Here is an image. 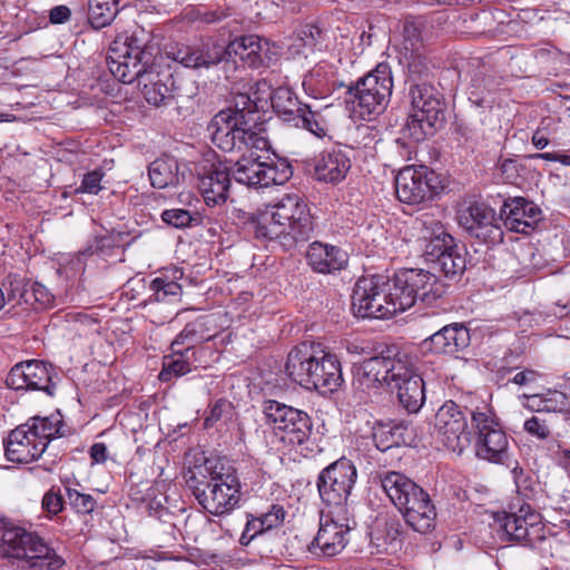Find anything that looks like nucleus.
<instances>
[{"mask_svg":"<svg viewBox=\"0 0 570 570\" xmlns=\"http://www.w3.org/2000/svg\"><path fill=\"white\" fill-rule=\"evenodd\" d=\"M107 63L110 72L124 83L138 80L149 105L167 106L173 101L184 104L194 95L190 83L173 73L155 72L153 53L136 36H119L110 45Z\"/></svg>","mask_w":570,"mask_h":570,"instance_id":"1","label":"nucleus"},{"mask_svg":"<svg viewBox=\"0 0 570 570\" xmlns=\"http://www.w3.org/2000/svg\"><path fill=\"white\" fill-rule=\"evenodd\" d=\"M186 483L199 505L222 517L234 511L240 501V482L236 469L222 459H206L189 471Z\"/></svg>","mask_w":570,"mask_h":570,"instance_id":"2","label":"nucleus"},{"mask_svg":"<svg viewBox=\"0 0 570 570\" xmlns=\"http://www.w3.org/2000/svg\"><path fill=\"white\" fill-rule=\"evenodd\" d=\"M257 121L256 102L247 94H237L234 106L217 112L207 130L213 144L223 151H239L248 147L266 149L268 139L254 130Z\"/></svg>","mask_w":570,"mask_h":570,"instance_id":"3","label":"nucleus"},{"mask_svg":"<svg viewBox=\"0 0 570 570\" xmlns=\"http://www.w3.org/2000/svg\"><path fill=\"white\" fill-rule=\"evenodd\" d=\"M285 373L292 382L322 394L337 391L344 382L337 356L307 342L291 350Z\"/></svg>","mask_w":570,"mask_h":570,"instance_id":"4","label":"nucleus"},{"mask_svg":"<svg viewBox=\"0 0 570 570\" xmlns=\"http://www.w3.org/2000/svg\"><path fill=\"white\" fill-rule=\"evenodd\" d=\"M268 50L267 40L257 35H248L234 39L227 47L214 42L178 49L174 59L185 67L200 69L216 66L225 58L239 59L244 66L258 68L264 63Z\"/></svg>","mask_w":570,"mask_h":570,"instance_id":"5","label":"nucleus"},{"mask_svg":"<svg viewBox=\"0 0 570 570\" xmlns=\"http://www.w3.org/2000/svg\"><path fill=\"white\" fill-rule=\"evenodd\" d=\"M0 553L21 570H58L65 564L42 538L9 521H0Z\"/></svg>","mask_w":570,"mask_h":570,"instance_id":"6","label":"nucleus"},{"mask_svg":"<svg viewBox=\"0 0 570 570\" xmlns=\"http://www.w3.org/2000/svg\"><path fill=\"white\" fill-rule=\"evenodd\" d=\"M410 111L403 128L405 137L423 141L445 125V102L430 83H412L409 88Z\"/></svg>","mask_w":570,"mask_h":570,"instance_id":"7","label":"nucleus"},{"mask_svg":"<svg viewBox=\"0 0 570 570\" xmlns=\"http://www.w3.org/2000/svg\"><path fill=\"white\" fill-rule=\"evenodd\" d=\"M395 282L382 275L363 276L355 283L352 308L357 317L390 318L404 312Z\"/></svg>","mask_w":570,"mask_h":570,"instance_id":"8","label":"nucleus"},{"mask_svg":"<svg viewBox=\"0 0 570 570\" xmlns=\"http://www.w3.org/2000/svg\"><path fill=\"white\" fill-rule=\"evenodd\" d=\"M392 88L391 67L385 62L379 63L348 88V94L354 98V111L368 120L381 115L389 105Z\"/></svg>","mask_w":570,"mask_h":570,"instance_id":"9","label":"nucleus"},{"mask_svg":"<svg viewBox=\"0 0 570 570\" xmlns=\"http://www.w3.org/2000/svg\"><path fill=\"white\" fill-rule=\"evenodd\" d=\"M268 148L269 146L266 149L248 147L239 150L240 158L230 165L233 178L242 185L254 188L286 183L293 174L292 166L287 161L273 164L262 160L257 151L268 150Z\"/></svg>","mask_w":570,"mask_h":570,"instance_id":"10","label":"nucleus"},{"mask_svg":"<svg viewBox=\"0 0 570 570\" xmlns=\"http://www.w3.org/2000/svg\"><path fill=\"white\" fill-rule=\"evenodd\" d=\"M410 355L395 346L387 347L380 355L364 360L355 366V382L363 391L379 390L405 374V362Z\"/></svg>","mask_w":570,"mask_h":570,"instance_id":"11","label":"nucleus"},{"mask_svg":"<svg viewBox=\"0 0 570 570\" xmlns=\"http://www.w3.org/2000/svg\"><path fill=\"white\" fill-rule=\"evenodd\" d=\"M475 413L481 412L445 401L434 415L433 434L448 450L461 454L471 443L468 417Z\"/></svg>","mask_w":570,"mask_h":570,"instance_id":"12","label":"nucleus"},{"mask_svg":"<svg viewBox=\"0 0 570 570\" xmlns=\"http://www.w3.org/2000/svg\"><path fill=\"white\" fill-rule=\"evenodd\" d=\"M356 479V468L345 456L324 468L316 481L322 502L335 511L348 512L347 500Z\"/></svg>","mask_w":570,"mask_h":570,"instance_id":"13","label":"nucleus"},{"mask_svg":"<svg viewBox=\"0 0 570 570\" xmlns=\"http://www.w3.org/2000/svg\"><path fill=\"white\" fill-rule=\"evenodd\" d=\"M494 522L501 538L527 547H534L544 539L541 514L530 504L522 503L517 510L498 512Z\"/></svg>","mask_w":570,"mask_h":570,"instance_id":"14","label":"nucleus"},{"mask_svg":"<svg viewBox=\"0 0 570 570\" xmlns=\"http://www.w3.org/2000/svg\"><path fill=\"white\" fill-rule=\"evenodd\" d=\"M273 210L276 220H281L287 232V236H283L284 250H291L311 238L314 230L313 217L306 203L298 195L284 196L273 206Z\"/></svg>","mask_w":570,"mask_h":570,"instance_id":"15","label":"nucleus"},{"mask_svg":"<svg viewBox=\"0 0 570 570\" xmlns=\"http://www.w3.org/2000/svg\"><path fill=\"white\" fill-rule=\"evenodd\" d=\"M393 279L400 294V306H403L404 311L417 301L430 305L445 292L442 282L433 273L424 269H403L396 273Z\"/></svg>","mask_w":570,"mask_h":570,"instance_id":"16","label":"nucleus"},{"mask_svg":"<svg viewBox=\"0 0 570 570\" xmlns=\"http://www.w3.org/2000/svg\"><path fill=\"white\" fill-rule=\"evenodd\" d=\"M263 412L267 423L281 432L282 441L289 445H302L312 434L311 417L304 411L275 400L264 402Z\"/></svg>","mask_w":570,"mask_h":570,"instance_id":"17","label":"nucleus"},{"mask_svg":"<svg viewBox=\"0 0 570 570\" xmlns=\"http://www.w3.org/2000/svg\"><path fill=\"white\" fill-rule=\"evenodd\" d=\"M348 512L331 510L321 514L320 529L307 546L308 552L316 558H331L340 554L348 543L352 529Z\"/></svg>","mask_w":570,"mask_h":570,"instance_id":"18","label":"nucleus"},{"mask_svg":"<svg viewBox=\"0 0 570 570\" xmlns=\"http://www.w3.org/2000/svg\"><path fill=\"white\" fill-rule=\"evenodd\" d=\"M271 104L275 114L285 122L304 128L316 137L326 135L325 121L322 116L301 104L295 92L287 87H278L271 95Z\"/></svg>","mask_w":570,"mask_h":570,"instance_id":"19","label":"nucleus"},{"mask_svg":"<svg viewBox=\"0 0 570 570\" xmlns=\"http://www.w3.org/2000/svg\"><path fill=\"white\" fill-rule=\"evenodd\" d=\"M475 452L480 459L502 463L508 458L509 441L497 420L488 412L472 414Z\"/></svg>","mask_w":570,"mask_h":570,"instance_id":"20","label":"nucleus"},{"mask_svg":"<svg viewBox=\"0 0 570 570\" xmlns=\"http://www.w3.org/2000/svg\"><path fill=\"white\" fill-rule=\"evenodd\" d=\"M440 180L438 175L426 167L407 166L395 177L397 199L404 204L416 205L438 194Z\"/></svg>","mask_w":570,"mask_h":570,"instance_id":"21","label":"nucleus"},{"mask_svg":"<svg viewBox=\"0 0 570 570\" xmlns=\"http://www.w3.org/2000/svg\"><path fill=\"white\" fill-rule=\"evenodd\" d=\"M460 225L471 237L485 244L503 240V232L493 208L484 203L474 202L460 212Z\"/></svg>","mask_w":570,"mask_h":570,"instance_id":"22","label":"nucleus"},{"mask_svg":"<svg viewBox=\"0 0 570 570\" xmlns=\"http://www.w3.org/2000/svg\"><path fill=\"white\" fill-rule=\"evenodd\" d=\"M7 385L13 390L43 391L53 395L55 384L48 365L38 360L16 364L7 376Z\"/></svg>","mask_w":570,"mask_h":570,"instance_id":"23","label":"nucleus"},{"mask_svg":"<svg viewBox=\"0 0 570 570\" xmlns=\"http://www.w3.org/2000/svg\"><path fill=\"white\" fill-rule=\"evenodd\" d=\"M470 330L463 323H452L441 326L424 338L421 348L434 354L455 355L470 346Z\"/></svg>","mask_w":570,"mask_h":570,"instance_id":"24","label":"nucleus"},{"mask_svg":"<svg viewBox=\"0 0 570 570\" xmlns=\"http://www.w3.org/2000/svg\"><path fill=\"white\" fill-rule=\"evenodd\" d=\"M232 166L228 161H217L199 175L198 187L207 206L225 204L228 198Z\"/></svg>","mask_w":570,"mask_h":570,"instance_id":"25","label":"nucleus"},{"mask_svg":"<svg viewBox=\"0 0 570 570\" xmlns=\"http://www.w3.org/2000/svg\"><path fill=\"white\" fill-rule=\"evenodd\" d=\"M351 150L342 146L325 148L313 159L314 177L318 181L338 184L351 169Z\"/></svg>","mask_w":570,"mask_h":570,"instance_id":"26","label":"nucleus"},{"mask_svg":"<svg viewBox=\"0 0 570 570\" xmlns=\"http://www.w3.org/2000/svg\"><path fill=\"white\" fill-rule=\"evenodd\" d=\"M501 216H504V225L509 229L528 234L542 219V212L533 202L514 197L503 203Z\"/></svg>","mask_w":570,"mask_h":570,"instance_id":"27","label":"nucleus"},{"mask_svg":"<svg viewBox=\"0 0 570 570\" xmlns=\"http://www.w3.org/2000/svg\"><path fill=\"white\" fill-rule=\"evenodd\" d=\"M390 389H395L400 404L410 413L420 411L425 402L423 379L416 373L411 356L405 362V374L393 381Z\"/></svg>","mask_w":570,"mask_h":570,"instance_id":"28","label":"nucleus"},{"mask_svg":"<svg viewBox=\"0 0 570 570\" xmlns=\"http://www.w3.org/2000/svg\"><path fill=\"white\" fill-rule=\"evenodd\" d=\"M307 265L320 274H334L348 264V255L342 248L322 242H313L306 252Z\"/></svg>","mask_w":570,"mask_h":570,"instance_id":"29","label":"nucleus"},{"mask_svg":"<svg viewBox=\"0 0 570 570\" xmlns=\"http://www.w3.org/2000/svg\"><path fill=\"white\" fill-rule=\"evenodd\" d=\"M4 452L9 461L14 463H30L43 453V445L31 441L27 436L23 426H18L10 432L4 441Z\"/></svg>","mask_w":570,"mask_h":570,"instance_id":"30","label":"nucleus"},{"mask_svg":"<svg viewBox=\"0 0 570 570\" xmlns=\"http://www.w3.org/2000/svg\"><path fill=\"white\" fill-rule=\"evenodd\" d=\"M245 224L256 239L262 242H277L283 247V236H287L282 222L276 220V214L265 210L258 214H248Z\"/></svg>","mask_w":570,"mask_h":570,"instance_id":"31","label":"nucleus"},{"mask_svg":"<svg viewBox=\"0 0 570 570\" xmlns=\"http://www.w3.org/2000/svg\"><path fill=\"white\" fill-rule=\"evenodd\" d=\"M422 236L428 242L425 258L434 264L446 250L455 244L454 238L445 232L443 225L435 219H422Z\"/></svg>","mask_w":570,"mask_h":570,"instance_id":"32","label":"nucleus"},{"mask_svg":"<svg viewBox=\"0 0 570 570\" xmlns=\"http://www.w3.org/2000/svg\"><path fill=\"white\" fill-rule=\"evenodd\" d=\"M200 350L186 348L184 352L170 353L163 358V368L159 380L168 382L174 377L183 376L197 368L200 364Z\"/></svg>","mask_w":570,"mask_h":570,"instance_id":"33","label":"nucleus"},{"mask_svg":"<svg viewBox=\"0 0 570 570\" xmlns=\"http://www.w3.org/2000/svg\"><path fill=\"white\" fill-rule=\"evenodd\" d=\"M400 512L406 523L420 533H426L434 528L436 512L426 492L423 498L417 499L412 505L403 508Z\"/></svg>","mask_w":570,"mask_h":570,"instance_id":"34","label":"nucleus"},{"mask_svg":"<svg viewBox=\"0 0 570 570\" xmlns=\"http://www.w3.org/2000/svg\"><path fill=\"white\" fill-rule=\"evenodd\" d=\"M374 442L382 452L401 445H411L413 442V429L405 422L392 425H382L374 434Z\"/></svg>","mask_w":570,"mask_h":570,"instance_id":"35","label":"nucleus"},{"mask_svg":"<svg viewBox=\"0 0 570 570\" xmlns=\"http://www.w3.org/2000/svg\"><path fill=\"white\" fill-rule=\"evenodd\" d=\"M61 421L58 417H39L35 416L27 423L21 424L27 436H31V441L35 443L40 442L43 445V451L47 449L49 442L59 435Z\"/></svg>","mask_w":570,"mask_h":570,"instance_id":"36","label":"nucleus"},{"mask_svg":"<svg viewBox=\"0 0 570 570\" xmlns=\"http://www.w3.org/2000/svg\"><path fill=\"white\" fill-rule=\"evenodd\" d=\"M148 176L153 187L166 188L179 183L178 163L175 158H157L148 167Z\"/></svg>","mask_w":570,"mask_h":570,"instance_id":"37","label":"nucleus"},{"mask_svg":"<svg viewBox=\"0 0 570 570\" xmlns=\"http://www.w3.org/2000/svg\"><path fill=\"white\" fill-rule=\"evenodd\" d=\"M381 485L392 503L397 507L409 490L414 489L415 482L404 474L389 471L380 474Z\"/></svg>","mask_w":570,"mask_h":570,"instance_id":"38","label":"nucleus"},{"mask_svg":"<svg viewBox=\"0 0 570 570\" xmlns=\"http://www.w3.org/2000/svg\"><path fill=\"white\" fill-rule=\"evenodd\" d=\"M117 0H88V21L96 29L109 26L118 13Z\"/></svg>","mask_w":570,"mask_h":570,"instance_id":"39","label":"nucleus"},{"mask_svg":"<svg viewBox=\"0 0 570 570\" xmlns=\"http://www.w3.org/2000/svg\"><path fill=\"white\" fill-rule=\"evenodd\" d=\"M434 265L435 268L443 272L445 276L454 277L462 274L466 267L464 247L455 243L451 249L446 250L438 258Z\"/></svg>","mask_w":570,"mask_h":570,"instance_id":"40","label":"nucleus"},{"mask_svg":"<svg viewBox=\"0 0 570 570\" xmlns=\"http://www.w3.org/2000/svg\"><path fill=\"white\" fill-rule=\"evenodd\" d=\"M153 292L150 299L156 302L175 301L181 294V285L175 281L169 279L167 276H159L154 278L149 285Z\"/></svg>","mask_w":570,"mask_h":570,"instance_id":"41","label":"nucleus"},{"mask_svg":"<svg viewBox=\"0 0 570 570\" xmlns=\"http://www.w3.org/2000/svg\"><path fill=\"white\" fill-rule=\"evenodd\" d=\"M533 403L537 402V413H561L567 410L568 397L559 391H549L543 396H533Z\"/></svg>","mask_w":570,"mask_h":570,"instance_id":"42","label":"nucleus"},{"mask_svg":"<svg viewBox=\"0 0 570 570\" xmlns=\"http://www.w3.org/2000/svg\"><path fill=\"white\" fill-rule=\"evenodd\" d=\"M63 485L68 503L77 513L89 514L95 510L97 502L90 494L71 488L69 482Z\"/></svg>","mask_w":570,"mask_h":570,"instance_id":"43","label":"nucleus"},{"mask_svg":"<svg viewBox=\"0 0 570 570\" xmlns=\"http://www.w3.org/2000/svg\"><path fill=\"white\" fill-rule=\"evenodd\" d=\"M402 59L406 65L409 75L414 79L426 77L430 71V61L423 50L403 52Z\"/></svg>","mask_w":570,"mask_h":570,"instance_id":"44","label":"nucleus"},{"mask_svg":"<svg viewBox=\"0 0 570 570\" xmlns=\"http://www.w3.org/2000/svg\"><path fill=\"white\" fill-rule=\"evenodd\" d=\"M203 327L204 324L199 322H191L186 324L181 332L176 336V346L187 345V348L198 350L196 345L207 340V337L202 332ZM199 350L202 353L203 348Z\"/></svg>","mask_w":570,"mask_h":570,"instance_id":"45","label":"nucleus"},{"mask_svg":"<svg viewBox=\"0 0 570 570\" xmlns=\"http://www.w3.org/2000/svg\"><path fill=\"white\" fill-rule=\"evenodd\" d=\"M527 433L539 440H546L551 434V422L543 413H537L523 423Z\"/></svg>","mask_w":570,"mask_h":570,"instance_id":"46","label":"nucleus"},{"mask_svg":"<svg viewBox=\"0 0 570 570\" xmlns=\"http://www.w3.org/2000/svg\"><path fill=\"white\" fill-rule=\"evenodd\" d=\"M116 247V240L110 235H102L95 237L92 242L88 244L81 254L83 255H100L102 257H109Z\"/></svg>","mask_w":570,"mask_h":570,"instance_id":"47","label":"nucleus"},{"mask_svg":"<svg viewBox=\"0 0 570 570\" xmlns=\"http://www.w3.org/2000/svg\"><path fill=\"white\" fill-rule=\"evenodd\" d=\"M41 507L49 518L57 515L63 510L65 500L59 487L53 485L45 493Z\"/></svg>","mask_w":570,"mask_h":570,"instance_id":"48","label":"nucleus"},{"mask_svg":"<svg viewBox=\"0 0 570 570\" xmlns=\"http://www.w3.org/2000/svg\"><path fill=\"white\" fill-rule=\"evenodd\" d=\"M419 50H423L421 32L414 23L406 22L403 27V52Z\"/></svg>","mask_w":570,"mask_h":570,"instance_id":"49","label":"nucleus"},{"mask_svg":"<svg viewBox=\"0 0 570 570\" xmlns=\"http://www.w3.org/2000/svg\"><path fill=\"white\" fill-rule=\"evenodd\" d=\"M266 532V529L259 518L253 514H247V520L243 533L239 538V543L242 546H248L252 540H254L257 535Z\"/></svg>","mask_w":570,"mask_h":570,"instance_id":"50","label":"nucleus"},{"mask_svg":"<svg viewBox=\"0 0 570 570\" xmlns=\"http://www.w3.org/2000/svg\"><path fill=\"white\" fill-rule=\"evenodd\" d=\"M232 403L219 399L212 405L209 414L205 417V426L210 428L220 420L227 419L232 414Z\"/></svg>","mask_w":570,"mask_h":570,"instance_id":"51","label":"nucleus"},{"mask_svg":"<svg viewBox=\"0 0 570 570\" xmlns=\"http://www.w3.org/2000/svg\"><path fill=\"white\" fill-rule=\"evenodd\" d=\"M161 219L167 225L176 228H183L189 226L191 223V214L181 208L166 209L161 213Z\"/></svg>","mask_w":570,"mask_h":570,"instance_id":"52","label":"nucleus"},{"mask_svg":"<svg viewBox=\"0 0 570 570\" xmlns=\"http://www.w3.org/2000/svg\"><path fill=\"white\" fill-rule=\"evenodd\" d=\"M104 173L99 169L87 173L83 176L81 185L76 189L77 193H87L97 195L101 190V179Z\"/></svg>","mask_w":570,"mask_h":570,"instance_id":"53","label":"nucleus"},{"mask_svg":"<svg viewBox=\"0 0 570 570\" xmlns=\"http://www.w3.org/2000/svg\"><path fill=\"white\" fill-rule=\"evenodd\" d=\"M286 512L279 504H273L271 509L259 515L266 531L278 528L285 520Z\"/></svg>","mask_w":570,"mask_h":570,"instance_id":"54","label":"nucleus"},{"mask_svg":"<svg viewBox=\"0 0 570 570\" xmlns=\"http://www.w3.org/2000/svg\"><path fill=\"white\" fill-rule=\"evenodd\" d=\"M320 35V29L314 26H306L303 30H301L296 38L294 39L293 47L296 48V51L299 52L302 47H308L313 49L316 45L315 35Z\"/></svg>","mask_w":570,"mask_h":570,"instance_id":"55","label":"nucleus"},{"mask_svg":"<svg viewBox=\"0 0 570 570\" xmlns=\"http://www.w3.org/2000/svg\"><path fill=\"white\" fill-rule=\"evenodd\" d=\"M226 17H228V13L224 10L196 9L190 12V20L199 21L207 24L218 22Z\"/></svg>","mask_w":570,"mask_h":570,"instance_id":"56","label":"nucleus"},{"mask_svg":"<svg viewBox=\"0 0 570 570\" xmlns=\"http://www.w3.org/2000/svg\"><path fill=\"white\" fill-rule=\"evenodd\" d=\"M517 160L512 158H500L498 169L505 181H513L519 176Z\"/></svg>","mask_w":570,"mask_h":570,"instance_id":"57","label":"nucleus"},{"mask_svg":"<svg viewBox=\"0 0 570 570\" xmlns=\"http://www.w3.org/2000/svg\"><path fill=\"white\" fill-rule=\"evenodd\" d=\"M539 377V373L537 371H533V370H524V371H521V372H518L513 377H512V382L514 384H518L520 386H525V385H529L531 383H534Z\"/></svg>","mask_w":570,"mask_h":570,"instance_id":"58","label":"nucleus"},{"mask_svg":"<svg viewBox=\"0 0 570 570\" xmlns=\"http://www.w3.org/2000/svg\"><path fill=\"white\" fill-rule=\"evenodd\" d=\"M424 493L425 491L420 485L415 484L414 489L406 492L396 508L402 510L405 507L412 505L417 499L423 498Z\"/></svg>","mask_w":570,"mask_h":570,"instance_id":"59","label":"nucleus"},{"mask_svg":"<svg viewBox=\"0 0 570 570\" xmlns=\"http://www.w3.org/2000/svg\"><path fill=\"white\" fill-rule=\"evenodd\" d=\"M531 158L558 161L562 165L570 166V155L563 153H540L531 155Z\"/></svg>","mask_w":570,"mask_h":570,"instance_id":"60","label":"nucleus"},{"mask_svg":"<svg viewBox=\"0 0 570 570\" xmlns=\"http://www.w3.org/2000/svg\"><path fill=\"white\" fill-rule=\"evenodd\" d=\"M70 16L71 11L67 6H56L49 13L52 23H63L69 20Z\"/></svg>","mask_w":570,"mask_h":570,"instance_id":"61","label":"nucleus"},{"mask_svg":"<svg viewBox=\"0 0 570 570\" xmlns=\"http://www.w3.org/2000/svg\"><path fill=\"white\" fill-rule=\"evenodd\" d=\"M90 458L94 463H105L107 460V446L104 443H95L90 448Z\"/></svg>","mask_w":570,"mask_h":570,"instance_id":"62","label":"nucleus"},{"mask_svg":"<svg viewBox=\"0 0 570 570\" xmlns=\"http://www.w3.org/2000/svg\"><path fill=\"white\" fill-rule=\"evenodd\" d=\"M440 314L433 312L432 314H425L422 316L421 322L424 326L429 327L431 331L438 328L441 323L438 321Z\"/></svg>","mask_w":570,"mask_h":570,"instance_id":"63","label":"nucleus"},{"mask_svg":"<svg viewBox=\"0 0 570 570\" xmlns=\"http://www.w3.org/2000/svg\"><path fill=\"white\" fill-rule=\"evenodd\" d=\"M532 144L538 149H543L548 146L549 139L539 131H535L532 136Z\"/></svg>","mask_w":570,"mask_h":570,"instance_id":"64","label":"nucleus"}]
</instances>
